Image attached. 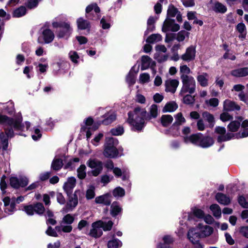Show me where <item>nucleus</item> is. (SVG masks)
<instances>
[{
	"label": "nucleus",
	"instance_id": "obj_54",
	"mask_svg": "<svg viewBox=\"0 0 248 248\" xmlns=\"http://www.w3.org/2000/svg\"><path fill=\"white\" fill-rule=\"evenodd\" d=\"M113 195L116 198L122 197L125 195L124 189L121 187H117L113 191Z\"/></svg>",
	"mask_w": 248,
	"mask_h": 248
},
{
	"label": "nucleus",
	"instance_id": "obj_53",
	"mask_svg": "<svg viewBox=\"0 0 248 248\" xmlns=\"http://www.w3.org/2000/svg\"><path fill=\"white\" fill-rule=\"evenodd\" d=\"M202 116L205 121H207L210 124H212V126H213L214 117L212 114L207 111H205L202 113Z\"/></svg>",
	"mask_w": 248,
	"mask_h": 248
},
{
	"label": "nucleus",
	"instance_id": "obj_57",
	"mask_svg": "<svg viewBox=\"0 0 248 248\" xmlns=\"http://www.w3.org/2000/svg\"><path fill=\"white\" fill-rule=\"evenodd\" d=\"M179 13L177 8L174 7V6L171 5L169 6L167 15L169 16L174 17Z\"/></svg>",
	"mask_w": 248,
	"mask_h": 248
},
{
	"label": "nucleus",
	"instance_id": "obj_22",
	"mask_svg": "<svg viewBox=\"0 0 248 248\" xmlns=\"http://www.w3.org/2000/svg\"><path fill=\"white\" fill-rule=\"evenodd\" d=\"M201 133L192 134L190 136L184 137V141L186 143L190 142L195 145L200 146Z\"/></svg>",
	"mask_w": 248,
	"mask_h": 248
},
{
	"label": "nucleus",
	"instance_id": "obj_34",
	"mask_svg": "<svg viewBox=\"0 0 248 248\" xmlns=\"http://www.w3.org/2000/svg\"><path fill=\"white\" fill-rule=\"evenodd\" d=\"M212 9L215 12L220 13H225L227 9L226 6L218 1L213 3Z\"/></svg>",
	"mask_w": 248,
	"mask_h": 248
},
{
	"label": "nucleus",
	"instance_id": "obj_64",
	"mask_svg": "<svg viewBox=\"0 0 248 248\" xmlns=\"http://www.w3.org/2000/svg\"><path fill=\"white\" fill-rule=\"evenodd\" d=\"M154 58L159 62H162L166 61L168 59V56L165 55H160L156 52L154 55Z\"/></svg>",
	"mask_w": 248,
	"mask_h": 248
},
{
	"label": "nucleus",
	"instance_id": "obj_31",
	"mask_svg": "<svg viewBox=\"0 0 248 248\" xmlns=\"http://www.w3.org/2000/svg\"><path fill=\"white\" fill-rule=\"evenodd\" d=\"M216 199L219 203L223 205H228L231 202V199L229 197L221 193H218L216 194Z\"/></svg>",
	"mask_w": 248,
	"mask_h": 248
},
{
	"label": "nucleus",
	"instance_id": "obj_10",
	"mask_svg": "<svg viewBox=\"0 0 248 248\" xmlns=\"http://www.w3.org/2000/svg\"><path fill=\"white\" fill-rule=\"evenodd\" d=\"M54 37V33L50 29L43 28L41 34L38 37V41L41 44H48L53 41Z\"/></svg>",
	"mask_w": 248,
	"mask_h": 248
},
{
	"label": "nucleus",
	"instance_id": "obj_61",
	"mask_svg": "<svg viewBox=\"0 0 248 248\" xmlns=\"http://www.w3.org/2000/svg\"><path fill=\"white\" fill-rule=\"evenodd\" d=\"M31 137L34 140H37L40 139L42 137L40 130L38 128H34L33 131L32 133Z\"/></svg>",
	"mask_w": 248,
	"mask_h": 248
},
{
	"label": "nucleus",
	"instance_id": "obj_17",
	"mask_svg": "<svg viewBox=\"0 0 248 248\" xmlns=\"http://www.w3.org/2000/svg\"><path fill=\"white\" fill-rule=\"evenodd\" d=\"M179 84L178 80L175 79H168L165 82V91L174 93Z\"/></svg>",
	"mask_w": 248,
	"mask_h": 248
},
{
	"label": "nucleus",
	"instance_id": "obj_4",
	"mask_svg": "<svg viewBox=\"0 0 248 248\" xmlns=\"http://www.w3.org/2000/svg\"><path fill=\"white\" fill-rule=\"evenodd\" d=\"M182 83L180 95H183L186 93L192 94L196 90V81L192 76L181 79Z\"/></svg>",
	"mask_w": 248,
	"mask_h": 248
},
{
	"label": "nucleus",
	"instance_id": "obj_58",
	"mask_svg": "<svg viewBox=\"0 0 248 248\" xmlns=\"http://www.w3.org/2000/svg\"><path fill=\"white\" fill-rule=\"evenodd\" d=\"M33 206L34 212L38 214H43L45 212V208L41 203H37Z\"/></svg>",
	"mask_w": 248,
	"mask_h": 248
},
{
	"label": "nucleus",
	"instance_id": "obj_13",
	"mask_svg": "<svg viewBox=\"0 0 248 248\" xmlns=\"http://www.w3.org/2000/svg\"><path fill=\"white\" fill-rule=\"evenodd\" d=\"M226 129L223 127L217 126L215 128V132L219 135L217 140L223 142L231 140L233 135L230 133H226Z\"/></svg>",
	"mask_w": 248,
	"mask_h": 248
},
{
	"label": "nucleus",
	"instance_id": "obj_42",
	"mask_svg": "<svg viewBox=\"0 0 248 248\" xmlns=\"http://www.w3.org/2000/svg\"><path fill=\"white\" fill-rule=\"evenodd\" d=\"M75 218L71 214H67L64 216L62 220V224H66L65 225H71L74 221Z\"/></svg>",
	"mask_w": 248,
	"mask_h": 248
},
{
	"label": "nucleus",
	"instance_id": "obj_5",
	"mask_svg": "<svg viewBox=\"0 0 248 248\" xmlns=\"http://www.w3.org/2000/svg\"><path fill=\"white\" fill-rule=\"evenodd\" d=\"M21 118H10L5 115H0V124L13 126L15 130H24V126L21 124Z\"/></svg>",
	"mask_w": 248,
	"mask_h": 248
},
{
	"label": "nucleus",
	"instance_id": "obj_27",
	"mask_svg": "<svg viewBox=\"0 0 248 248\" xmlns=\"http://www.w3.org/2000/svg\"><path fill=\"white\" fill-rule=\"evenodd\" d=\"M213 143L214 140L211 137L204 136L202 134L200 144V147L202 148H208L212 145Z\"/></svg>",
	"mask_w": 248,
	"mask_h": 248
},
{
	"label": "nucleus",
	"instance_id": "obj_24",
	"mask_svg": "<svg viewBox=\"0 0 248 248\" xmlns=\"http://www.w3.org/2000/svg\"><path fill=\"white\" fill-rule=\"evenodd\" d=\"M187 237L190 241L193 244H198L200 237L199 232H198L196 229L192 228L189 230Z\"/></svg>",
	"mask_w": 248,
	"mask_h": 248
},
{
	"label": "nucleus",
	"instance_id": "obj_19",
	"mask_svg": "<svg viewBox=\"0 0 248 248\" xmlns=\"http://www.w3.org/2000/svg\"><path fill=\"white\" fill-rule=\"evenodd\" d=\"M72 31V29L70 24L67 22L63 24V27L57 33V36L59 38H68Z\"/></svg>",
	"mask_w": 248,
	"mask_h": 248
},
{
	"label": "nucleus",
	"instance_id": "obj_46",
	"mask_svg": "<svg viewBox=\"0 0 248 248\" xmlns=\"http://www.w3.org/2000/svg\"><path fill=\"white\" fill-rule=\"evenodd\" d=\"M86 167L85 165H81L77 169L78 177L80 179H83L86 176Z\"/></svg>",
	"mask_w": 248,
	"mask_h": 248
},
{
	"label": "nucleus",
	"instance_id": "obj_28",
	"mask_svg": "<svg viewBox=\"0 0 248 248\" xmlns=\"http://www.w3.org/2000/svg\"><path fill=\"white\" fill-rule=\"evenodd\" d=\"M116 119V114L115 112L111 111L104 115V119L102 121V123L104 124L108 125Z\"/></svg>",
	"mask_w": 248,
	"mask_h": 248
},
{
	"label": "nucleus",
	"instance_id": "obj_38",
	"mask_svg": "<svg viewBox=\"0 0 248 248\" xmlns=\"http://www.w3.org/2000/svg\"><path fill=\"white\" fill-rule=\"evenodd\" d=\"M173 118L170 115H163L161 117V123L164 127L170 125L172 122Z\"/></svg>",
	"mask_w": 248,
	"mask_h": 248
},
{
	"label": "nucleus",
	"instance_id": "obj_29",
	"mask_svg": "<svg viewBox=\"0 0 248 248\" xmlns=\"http://www.w3.org/2000/svg\"><path fill=\"white\" fill-rule=\"evenodd\" d=\"M209 76L206 73H202L199 74L197 79L198 83L202 87H206L208 85Z\"/></svg>",
	"mask_w": 248,
	"mask_h": 248
},
{
	"label": "nucleus",
	"instance_id": "obj_30",
	"mask_svg": "<svg viewBox=\"0 0 248 248\" xmlns=\"http://www.w3.org/2000/svg\"><path fill=\"white\" fill-rule=\"evenodd\" d=\"M231 74L236 77H242L248 75V67L238 68L232 70Z\"/></svg>",
	"mask_w": 248,
	"mask_h": 248
},
{
	"label": "nucleus",
	"instance_id": "obj_47",
	"mask_svg": "<svg viewBox=\"0 0 248 248\" xmlns=\"http://www.w3.org/2000/svg\"><path fill=\"white\" fill-rule=\"evenodd\" d=\"M63 163L61 159L59 158H54L51 164V168L53 170H58L62 167Z\"/></svg>",
	"mask_w": 248,
	"mask_h": 248
},
{
	"label": "nucleus",
	"instance_id": "obj_8",
	"mask_svg": "<svg viewBox=\"0 0 248 248\" xmlns=\"http://www.w3.org/2000/svg\"><path fill=\"white\" fill-rule=\"evenodd\" d=\"M87 165L92 169L91 172L94 176H98L103 170L102 162L96 158H90Z\"/></svg>",
	"mask_w": 248,
	"mask_h": 248
},
{
	"label": "nucleus",
	"instance_id": "obj_55",
	"mask_svg": "<svg viewBox=\"0 0 248 248\" xmlns=\"http://www.w3.org/2000/svg\"><path fill=\"white\" fill-rule=\"evenodd\" d=\"M189 32L185 31H181L177 34L176 40L179 42H182L185 40L186 37H188Z\"/></svg>",
	"mask_w": 248,
	"mask_h": 248
},
{
	"label": "nucleus",
	"instance_id": "obj_7",
	"mask_svg": "<svg viewBox=\"0 0 248 248\" xmlns=\"http://www.w3.org/2000/svg\"><path fill=\"white\" fill-rule=\"evenodd\" d=\"M4 130L5 134L1 132L0 134V148L3 150H6L8 146V138H13L14 136L13 128V126H9L5 125Z\"/></svg>",
	"mask_w": 248,
	"mask_h": 248
},
{
	"label": "nucleus",
	"instance_id": "obj_11",
	"mask_svg": "<svg viewBox=\"0 0 248 248\" xmlns=\"http://www.w3.org/2000/svg\"><path fill=\"white\" fill-rule=\"evenodd\" d=\"M68 196L69 197L68 201L65 206L62 210V212L63 213L72 211L78 203V198L76 194V191L75 192L73 195Z\"/></svg>",
	"mask_w": 248,
	"mask_h": 248
},
{
	"label": "nucleus",
	"instance_id": "obj_62",
	"mask_svg": "<svg viewBox=\"0 0 248 248\" xmlns=\"http://www.w3.org/2000/svg\"><path fill=\"white\" fill-rule=\"evenodd\" d=\"M23 211L29 216H32L34 213L33 205H30L24 206Z\"/></svg>",
	"mask_w": 248,
	"mask_h": 248
},
{
	"label": "nucleus",
	"instance_id": "obj_51",
	"mask_svg": "<svg viewBox=\"0 0 248 248\" xmlns=\"http://www.w3.org/2000/svg\"><path fill=\"white\" fill-rule=\"evenodd\" d=\"M26 9L25 7L21 6L16 9L13 13V16L16 17H19L25 15Z\"/></svg>",
	"mask_w": 248,
	"mask_h": 248
},
{
	"label": "nucleus",
	"instance_id": "obj_26",
	"mask_svg": "<svg viewBox=\"0 0 248 248\" xmlns=\"http://www.w3.org/2000/svg\"><path fill=\"white\" fill-rule=\"evenodd\" d=\"M162 240L164 243H159L157 245V248H172L168 245L173 243L174 239L170 235H166L162 237Z\"/></svg>",
	"mask_w": 248,
	"mask_h": 248
},
{
	"label": "nucleus",
	"instance_id": "obj_52",
	"mask_svg": "<svg viewBox=\"0 0 248 248\" xmlns=\"http://www.w3.org/2000/svg\"><path fill=\"white\" fill-rule=\"evenodd\" d=\"M191 94H185L181 95L183 97V102L187 105L192 104L195 101L194 96H192Z\"/></svg>",
	"mask_w": 248,
	"mask_h": 248
},
{
	"label": "nucleus",
	"instance_id": "obj_40",
	"mask_svg": "<svg viewBox=\"0 0 248 248\" xmlns=\"http://www.w3.org/2000/svg\"><path fill=\"white\" fill-rule=\"evenodd\" d=\"M73 227L71 225H65L61 222L60 226L55 227V230L58 232H63L69 233L72 232Z\"/></svg>",
	"mask_w": 248,
	"mask_h": 248
},
{
	"label": "nucleus",
	"instance_id": "obj_35",
	"mask_svg": "<svg viewBox=\"0 0 248 248\" xmlns=\"http://www.w3.org/2000/svg\"><path fill=\"white\" fill-rule=\"evenodd\" d=\"M191 70L186 65H183L180 66V74L181 79L190 77L188 75L190 74Z\"/></svg>",
	"mask_w": 248,
	"mask_h": 248
},
{
	"label": "nucleus",
	"instance_id": "obj_36",
	"mask_svg": "<svg viewBox=\"0 0 248 248\" xmlns=\"http://www.w3.org/2000/svg\"><path fill=\"white\" fill-rule=\"evenodd\" d=\"M110 214L113 217L118 215L122 211V208L117 202H113L111 205Z\"/></svg>",
	"mask_w": 248,
	"mask_h": 248
},
{
	"label": "nucleus",
	"instance_id": "obj_25",
	"mask_svg": "<svg viewBox=\"0 0 248 248\" xmlns=\"http://www.w3.org/2000/svg\"><path fill=\"white\" fill-rule=\"evenodd\" d=\"M240 107L234 102L230 100H226L223 103V109L226 111L238 110Z\"/></svg>",
	"mask_w": 248,
	"mask_h": 248
},
{
	"label": "nucleus",
	"instance_id": "obj_18",
	"mask_svg": "<svg viewBox=\"0 0 248 248\" xmlns=\"http://www.w3.org/2000/svg\"><path fill=\"white\" fill-rule=\"evenodd\" d=\"M196 56V47L193 46H191L186 48V52L183 54L181 58L187 62H190L193 60Z\"/></svg>",
	"mask_w": 248,
	"mask_h": 248
},
{
	"label": "nucleus",
	"instance_id": "obj_16",
	"mask_svg": "<svg viewBox=\"0 0 248 248\" xmlns=\"http://www.w3.org/2000/svg\"><path fill=\"white\" fill-rule=\"evenodd\" d=\"M76 179L74 177H68L64 183L63 189L68 196L71 195L76 185Z\"/></svg>",
	"mask_w": 248,
	"mask_h": 248
},
{
	"label": "nucleus",
	"instance_id": "obj_6",
	"mask_svg": "<svg viewBox=\"0 0 248 248\" xmlns=\"http://www.w3.org/2000/svg\"><path fill=\"white\" fill-rule=\"evenodd\" d=\"M24 200V197L23 196H19L16 199L15 197L10 198L9 197H6L3 199L5 208L4 211L6 213L9 214H11L15 210V206L16 203H19L23 202Z\"/></svg>",
	"mask_w": 248,
	"mask_h": 248
},
{
	"label": "nucleus",
	"instance_id": "obj_59",
	"mask_svg": "<svg viewBox=\"0 0 248 248\" xmlns=\"http://www.w3.org/2000/svg\"><path fill=\"white\" fill-rule=\"evenodd\" d=\"M68 56L72 62L76 63L78 62V60L79 57L77 52L75 51H70L69 52Z\"/></svg>",
	"mask_w": 248,
	"mask_h": 248
},
{
	"label": "nucleus",
	"instance_id": "obj_21",
	"mask_svg": "<svg viewBox=\"0 0 248 248\" xmlns=\"http://www.w3.org/2000/svg\"><path fill=\"white\" fill-rule=\"evenodd\" d=\"M141 70H145L150 67L155 65V63L153 61L152 59L148 56L144 55L141 58Z\"/></svg>",
	"mask_w": 248,
	"mask_h": 248
},
{
	"label": "nucleus",
	"instance_id": "obj_20",
	"mask_svg": "<svg viewBox=\"0 0 248 248\" xmlns=\"http://www.w3.org/2000/svg\"><path fill=\"white\" fill-rule=\"evenodd\" d=\"M139 70V67H136V66H133L129 73L126 76V80L129 85H133L136 82V75L138 73Z\"/></svg>",
	"mask_w": 248,
	"mask_h": 248
},
{
	"label": "nucleus",
	"instance_id": "obj_32",
	"mask_svg": "<svg viewBox=\"0 0 248 248\" xmlns=\"http://www.w3.org/2000/svg\"><path fill=\"white\" fill-rule=\"evenodd\" d=\"M157 19L156 16H150L147 20V28L145 31L144 35H147L149 32L152 31L155 29L154 24Z\"/></svg>",
	"mask_w": 248,
	"mask_h": 248
},
{
	"label": "nucleus",
	"instance_id": "obj_3",
	"mask_svg": "<svg viewBox=\"0 0 248 248\" xmlns=\"http://www.w3.org/2000/svg\"><path fill=\"white\" fill-rule=\"evenodd\" d=\"M118 144V140L116 138L107 137L104 151V155L107 157L113 158L118 155V151L116 146Z\"/></svg>",
	"mask_w": 248,
	"mask_h": 248
},
{
	"label": "nucleus",
	"instance_id": "obj_9",
	"mask_svg": "<svg viewBox=\"0 0 248 248\" xmlns=\"http://www.w3.org/2000/svg\"><path fill=\"white\" fill-rule=\"evenodd\" d=\"M100 10L96 3L88 5L86 8V17L93 20H97L100 17Z\"/></svg>",
	"mask_w": 248,
	"mask_h": 248
},
{
	"label": "nucleus",
	"instance_id": "obj_2",
	"mask_svg": "<svg viewBox=\"0 0 248 248\" xmlns=\"http://www.w3.org/2000/svg\"><path fill=\"white\" fill-rule=\"evenodd\" d=\"M113 224V222L110 220L108 222L99 220L93 222L92 224V229L89 233V235L94 238L100 237L103 234L102 229L104 231H109L111 230Z\"/></svg>",
	"mask_w": 248,
	"mask_h": 248
},
{
	"label": "nucleus",
	"instance_id": "obj_12",
	"mask_svg": "<svg viewBox=\"0 0 248 248\" xmlns=\"http://www.w3.org/2000/svg\"><path fill=\"white\" fill-rule=\"evenodd\" d=\"M179 29V25L175 23L174 20L167 18L164 22L162 31L166 32L168 31H177Z\"/></svg>",
	"mask_w": 248,
	"mask_h": 248
},
{
	"label": "nucleus",
	"instance_id": "obj_41",
	"mask_svg": "<svg viewBox=\"0 0 248 248\" xmlns=\"http://www.w3.org/2000/svg\"><path fill=\"white\" fill-rule=\"evenodd\" d=\"M214 217L219 218L221 215V211L219 206L217 204H213L210 207Z\"/></svg>",
	"mask_w": 248,
	"mask_h": 248
},
{
	"label": "nucleus",
	"instance_id": "obj_63",
	"mask_svg": "<svg viewBox=\"0 0 248 248\" xmlns=\"http://www.w3.org/2000/svg\"><path fill=\"white\" fill-rule=\"evenodd\" d=\"M46 233L49 236L57 237L58 236V234L56 231L52 228L51 226H48L47 230L46 231Z\"/></svg>",
	"mask_w": 248,
	"mask_h": 248
},
{
	"label": "nucleus",
	"instance_id": "obj_39",
	"mask_svg": "<svg viewBox=\"0 0 248 248\" xmlns=\"http://www.w3.org/2000/svg\"><path fill=\"white\" fill-rule=\"evenodd\" d=\"M178 108V106L175 102H170L166 104L163 108V111L173 112Z\"/></svg>",
	"mask_w": 248,
	"mask_h": 248
},
{
	"label": "nucleus",
	"instance_id": "obj_43",
	"mask_svg": "<svg viewBox=\"0 0 248 248\" xmlns=\"http://www.w3.org/2000/svg\"><path fill=\"white\" fill-rule=\"evenodd\" d=\"M241 127L242 131L239 133L240 138H245L248 136V121L245 120L243 122Z\"/></svg>",
	"mask_w": 248,
	"mask_h": 248
},
{
	"label": "nucleus",
	"instance_id": "obj_60",
	"mask_svg": "<svg viewBox=\"0 0 248 248\" xmlns=\"http://www.w3.org/2000/svg\"><path fill=\"white\" fill-rule=\"evenodd\" d=\"M192 213L199 218H202L204 217V213L203 211L200 209L196 208L193 209L192 210Z\"/></svg>",
	"mask_w": 248,
	"mask_h": 248
},
{
	"label": "nucleus",
	"instance_id": "obj_49",
	"mask_svg": "<svg viewBox=\"0 0 248 248\" xmlns=\"http://www.w3.org/2000/svg\"><path fill=\"white\" fill-rule=\"evenodd\" d=\"M240 125V123L237 121L231 122L228 125V128L230 131L235 132L238 130Z\"/></svg>",
	"mask_w": 248,
	"mask_h": 248
},
{
	"label": "nucleus",
	"instance_id": "obj_45",
	"mask_svg": "<svg viewBox=\"0 0 248 248\" xmlns=\"http://www.w3.org/2000/svg\"><path fill=\"white\" fill-rule=\"evenodd\" d=\"M158 115V108L157 105H152L150 108L149 119L155 118Z\"/></svg>",
	"mask_w": 248,
	"mask_h": 248
},
{
	"label": "nucleus",
	"instance_id": "obj_50",
	"mask_svg": "<svg viewBox=\"0 0 248 248\" xmlns=\"http://www.w3.org/2000/svg\"><path fill=\"white\" fill-rule=\"evenodd\" d=\"M150 81V76L148 73H144L140 74L139 81L141 84L148 83Z\"/></svg>",
	"mask_w": 248,
	"mask_h": 248
},
{
	"label": "nucleus",
	"instance_id": "obj_37",
	"mask_svg": "<svg viewBox=\"0 0 248 248\" xmlns=\"http://www.w3.org/2000/svg\"><path fill=\"white\" fill-rule=\"evenodd\" d=\"M175 122L173 124V126L180 125L184 124L186 122V119L183 116L181 112H179L174 115Z\"/></svg>",
	"mask_w": 248,
	"mask_h": 248
},
{
	"label": "nucleus",
	"instance_id": "obj_15",
	"mask_svg": "<svg viewBox=\"0 0 248 248\" xmlns=\"http://www.w3.org/2000/svg\"><path fill=\"white\" fill-rule=\"evenodd\" d=\"M28 181L26 177H21L18 179L16 177H12L10 179V184L12 187L18 188L20 187H24L27 185Z\"/></svg>",
	"mask_w": 248,
	"mask_h": 248
},
{
	"label": "nucleus",
	"instance_id": "obj_48",
	"mask_svg": "<svg viewBox=\"0 0 248 248\" xmlns=\"http://www.w3.org/2000/svg\"><path fill=\"white\" fill-rule=\"evenodd\" d=\"M122 246V243L117 239L109 241L108 243V248H118Z\"/></svg>",
	"mask_w": 248,
	"mask_h": 248
},
{
	"label": "nucleus",
	"instance_id": "obj_23",
	"mask_svg": "<svg viewBox=\"0 0 248 248\" xmlns=\"http://www.w3.org/2000/svg\"><path fill=\"white\" fill-rule=\"evenodd\" d=\"M95 202L97 204L109 205L111 202V196L109 194L98 196L95 199Z\"/></svg>",
	"mask_w": 248,
	"mask_h": 248
},
{
	"label": "nucleus",
	"instance_id": "obj_44",
	"mask_svg": "<svg viewBox=\"0 0 248 248\" xmlns=\"http://www.w3.org/2000/svg\"><path fill=\"white\" fill-rule=\"evenodd\" d=\"M162 39V36L160 34L158 33L153 34L147 38L146 42L150 43H154L161 41Z\"/></svg>",
	"mask_w": 248,
	"mask_h": 248
},
{
	"label": "nucleus",
	"instance_id": "obj_56",
	"mask_svg": "<svg viewBox=\"0 0 248 248\" xmlns=\"http://www.w3.org/2000/svg\"><path fill=\"white\" fill-rule=\"evenodd\" d=\"M110 133L114 136H120L124 132V128L122 126H118L112 128L110 131Z\"/></svg>",
	"mask_w": 248,
	"mask_h": 248
},
{
	"label": "nucleus",
	"instance_id": "obj_33",
	"mask_svg": "<svg viewBox=\"0 0 248 248\" xmlns=\"http://www.w3.org/2000/svg\"><path fill=\"white\" fill-rule=\"evenodd\" d=\"M78 28L79 30L89 29L90 28V22L82 17L78 18L77 20Z\"/></svg>",
	"mask_w": 248,
	"mask_h": 248
},
{
	"label": "nucleus",
	"instance_id": "obj_1",
	"mask_svg": "<svg viewBox=\"0 0 248 248\" xmlns=\"http://www.w3.org/2000/svg\"><path fill=\"white\" fill-rule=\"evenodd\" d=\"M146 111L144 108L137 107L128 113L127 122L133 130L140 131L145 126L144 118Z\"/></svg>",
	"mask_w": 248,
	"mask_h": 248
},
{
	"label": "nucleus",
	"instance_id": "obj_14",
	"mask_svg": "<svg viewBox=\"0 0 248 248\" xmlns=\"http://www.w3.org/2000/svg\"><path fill=\"white\" fill-rule=\"evenodd\" d=\"M198 229L201 238H205L210 236L214 232V228L207 225L200 223L198 224Z\"/></svg>",
	"mask_w": 248,
	"mask_h": 248
}]
</instances>
